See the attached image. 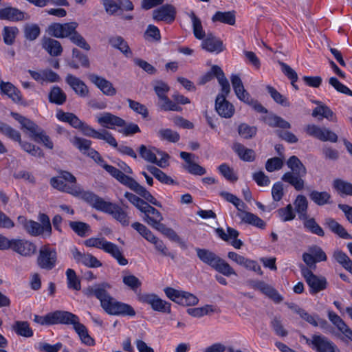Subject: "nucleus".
I'll return each mask as SVG.
<instances>
[{
    "label": "nucleus",
    "mask_w": 352,
    "mask_h": 352,
    "mask_svg": "<svg viewBox=\"0 0 352 352\" xmlns=\"http://www.w3.org/2000/svg\"><path fill=\"white\" fill-rule=\"evenodd\" d=\"M111 286L107 282L88 287L83 292L87 296H94L100 302L102 308L109 315L135 316L134 309L129 304L116 300L107 291Z\"/></svg>",
    "instance_id": "1"
},
{
    "label": "nucleus",
    "mask_w": 352,
    "mask_h": 352,
    "mask_svg": "<svg viewBox=\"0 0 352 352\" xmlns=\"http://www.w3.org/2000/svg\"><path fill=\"white\" fill-rule=\"evenodd\" d=\"M287 165L291 170L283 174L281 177L282 181L289 184L297 191L302 190L305 184L303 177L307 175L306 167L295 155L288 159Z\"/></svg>",
    "instance_id": "2"
},
{
    "label": "nucleus",
    "mask_w": 352,
    "mask_h": 352,
    "mask_svg": "<svg viewBox=\"0 0 352 352\" xmlns=\"http://www.w3.org/2000/svg\"><path fill=\"white\" fill-rule=\"evenodd\" d=\"M197 256L201 261L226 276L236 275L234 270L225 260L214 252L204 248L195 249Z\"/></svg>",
    "instance_id": "3"
},
{
    "label": "nucleus",
    "mask_w": 352,
    "mask_h": 352,
    "mask_svg": "<svg viewBox=\"0 0 352 352\" xmlns=\"http://www.w3.org/2000/svg\"><path fill=\"white\" fill-rule=\"evenodd\" d=\"M10 116L21 124V129L30 133V136L34 141L42 142L50 149L53 148L54 144L50 137L36 123L16 112H11Z\"/></svg>",
    "instance_id": "4"
},
{
    "label": "nucleus",
    "mask_w": 352,
    "mask_h": 352,
    "mask_svg": "<svg viewBox=\"0 0 352 352\" xmlns=\"http://www.w3.org/2000/svg\"><path fill=\"white\" fill-rule=\"evenodd\" d=\"M58 173V176L51 178V186L61 192L78 197L80 194V187L77 185L75 176L66 170H60Z\"/></svg>",
    "instance_id": "5"
},
{
    "label": "nucleus",
    "mask_w": 352,
    "mask_h": 352,
    "mask_svg": "<svg viewBox=\"0 0 352 352\" xmlns=\"http://www.w3.org/2000/svg\"><path fill=\"white\" fill-rule=\"evenodd\" d=\"M301 274L309 287V292L314 295L327 289L328 282L323 276H317L313 273L312 269L305 267L304 265H300Z\"/></svg>",
    "instance_id": "6"
},
{
    "label": "nucleus",
    "mask_w": 352,
    "mask_h": 352,
    "mask_svg": "<svg viewBox=\"0 0 352 352\" xmlns=\"http://www.w3.org/2000/svg\"><path fill=\"white\" fill-rule=\"evenodd\" d=\"M57 262L58 254L55 248L49 245L40 248L36 258V264L40 269L50 271L56 266Z\"/></svg>",
    "instance_id": "7"
},
{
    "label": "nucleus",
    "mask_w": 352,
    "mask_h": 352,
    "mask_svg": "<svg viewBox=\"0 0 352 352\" xmlns=\"http://www.w3.org/2000/svg\"><path fill=\"white\" fill-rule=\"evenodd\" d=\"M141 157L144 160L155 164L160 168H166L168 166L169 155L155 147L148 148L145 145H141L139 148Z\"/></svg>",
    "instance_id": "8"
},
{
    "label": "nucleus",
    "mask_w": 352,
    "mask_h": 352,
    "mask_svg": "<svg viewBox=\"0 0 352 352\" xmlns=\"http://www.w3.org/2000/svg\"><path fill=\"white\" fill-rule=\"evenodd\" d=\"M64 324L72 325L74 329L78 335L82 343L87 346H94L95 344L94 340L89 335L87 327L80 322L78 316L68 311Z\"/></svg>",
    "instance_id": "9"
},
{
    "label": "nucleus",
    "mask_w": 352,
    "mask_h": 352,
    "mask_svg": "<svg viewBox=\"0 0 352 352\" xmlns=\"http://www.w3.org/2000/svg\"><path fill=\"white\" fill-rule=\"evenodd\" d=\"M164 291L169 299L183 306L195 305L199 302L196 296L186 292L179 291L172 287H166Z\"/></svg>",
    "instance_id": "10"
},
{
    "label": "nucleus",
    "mask_w": 352,
    "mask_h": 352,
    "mask_svg": "<svg viewBox=\"0 0 352 352\" xmlns=\"http://www.w3.org/2000/svg\"><path fill=\"white\" fill-rule=\"evenodd\" d=\"M302 258L309 269L315 270L316 263L326 261L327 256L323 250L317 245H312L308 248V252H304Z\"/></svg>",
    "instance_id": "11"
},
{
    "label": "nucleus",
    "mask_w": 352,
    "mask_h": 352,
    "mask_svg": "<svg viewBox=\"0 0 352 352\" xmlns=\"http://www.w3.org/2000/svg\"><path fill=\"white\" fill-rule=\"evenodd\" d=\"M78 24L76 22H69L65 23H54L49 25L47 29L48 34L55 38L70 37L75 32Z\"/></svg>",
    "instance_id": "12"
},
{
    "label": "nucleus",
    "mask_w": 352,
    "mask_h": 352,
    "mask_svg": "<svg viewBox=\"0 0 352 352\" xmlns=\"http://www.w3.org/2000/svg\"><path fill=\"white\" fill-rule=\"evenodd\" d=\"M138 300L141 302L148 304L155 311L170 313V304L162 300L153 294H144L138 296Z\"/></svg>",
    "instance_id": "13"
},
{
    "label": "nucleus",
    "mask_w": 352,
    "mask_h": 352,
    "mask_svg": "<svg viewBox=\"0 0 352 352\" xmlns=\"http://www.w3.org/2000/svg\"><path fill=\"white\" fill-rule=\"evenodd\" d=\"M67 311L57 310L41 316L34 315V322L41 325L64 324Z\"/></svg>",
    "instance_id": "14"
},
{
    "label": "nucleus",
    "mask_w": 352,
    "mask_h": 352,
    "mask_svg": "<svg viewBox=\"0 0 352 352\" xmlns=\"http://www.w3.org/2000/svg\"><path fill=\"white\" fill-rule=\"evenodd\" d=\"M82 133L88 137L104 140L113 147H117V141L112 134L105 129L98 131L86 123H83L80 129Z\"/></svg>",
    "instance_id": "15"
},
{
    "label": "nucleus",
    "mask_w": 352,
    "mask_h": 352,
    "mask_svg": "<svg viewBox=\"0 0 352 352\" xmlns=\"http://www.w3.org/2000/svg\"><path fill=\"white\" fill-rule=\"evenodd\" d=\"M0 94L7 96L14 103L28 105V102L23 98L21 91L10 82H0Z\"/></svg>",
    "instance_id": "16"
},
{
    "label": "nucleus",
    "mask_w": 352,
    "mask_h": 352,
    "mask_svg": "<svg viewBox=\"0 0 352 352\" xmlns=\"http://www.w3.org/2000/svg\"><path fill=\"white\" fill-rule=\"evenodd\" d=\"M311 344L317 352H340L334 342L322 335H313Z\"/></svg>",
    "instance_id": "17"
},
{
    "label": "nucleus",
    "mask_w": 352,
    "mask_h": 352,
    "mask_svg": "<svg viewBox=\"0 0 352 352\" xmlns=\"http://www.w3.org/2000/svg\"><path fill=\"white\" fill-rule=\"evenodd\" d=\"M176 8L171 4L162 5L153 11V19L157 21L173 22L176 17Z\"/></svg>",
    "instance_id": "18"
},
{
    "label": "nucleus",
    "mask_w": 352,
    "mask_h": 352,
    "mask_svg": "<svg viewBox=\"0 0 352 352\" xmlns=\"http://www.w3.org/2000/svg\"><path fill=\"white\" fill-rule=\"evenodd\" d=\"M9 248L23 256H30L36 251V245L25 239H12Z\"/></svg>",
    "instance_id": "19"
},
{
    "label": "nucleus",
    "mask_w": 352,
    "mask_h": 352,
    "mask_svg": "<svg viewBox=\"0 0 352 352\" xmlns=\"http://www.w3.org/2000/svg\"><path fill=\"white\" fill-rule=\"evenodd\" d=\"M87 76L89 80L95 85L104 95L113 96L116 94V89L109 80L93 73L89 74Z\"/></svg>",
    "instance_id": "20"
},
{
    "label": "nucleus",
    "mask_w": 352,
    "mask_h": 352,
    "mask_svg": "<svg viewBox=\"0 0 352 352\" xmlns=\"http://www.w3.org/2000/svg\"><path fill=\"white\" fill-rule=\"evenodd\" d=\"M30 15L14 7H6L0 9V20L13 22L30 20Z\"/></svg>",
    "instance_id": "21"
},
{
    "label": "nucleus",
    "mask_w": 352,
    "mask_h": 352,
    "mask_svg": "<svg viewBox=\"0 0 352 352\" xmlns=\"http://www.w3.org/2000/svg\"><path fill=\"white\" fill-rule=\"evenodd\" d=\"M141 212L144 214L143 220L153 228L157 230L160 225L163 224L161 223L163 220L162 213L148 203Z\"/></svg>",
    "instance_id": "22"
},
{
    "label": "nucleus",
    "mask_w": 352,
    "mask_h": 352,
    "mask_svg": "<svg viewBox=\"0 0 352 352\" xmlns=\"http://www.w3.org/2000/svg\"><path fill=\"white\" fill-rule=\"evenodd\" d=\"M215 110L222 118H230L235 112L234 105L226 100L224 94H218L215 99Z\"/></svg>",
    "instance_id": "23"
},
{
    "label": "nucleus",
    "mask_w": 352,
    "mask_h": 352,
    "mask_svg": "<svg viewBox=\"0 0 352 352\" xmlns=\"http://www.w3.org/2000/svg\"><path fill=\"white\" fill-rule=\"evenodd\" d=\"M74 259L78 263H82L88 267H99L102 266V263L94 256L89 253H82L76 248L71 250Z\"/></svg>",
    "instance_id": "24"
},
{
    "label": "nucleus",
    "mask_w": 352,
    "mask_h": 352,
    "mask_svg": "<svg viewBox=\"0 0 352 352\" xmlns=\"http://www.w3.org/2000/svg\"><path fill=\"white\" fill-rule=\"evenodd\" d=\"M102 212L112 215L123 226H128L130 223V218L126 212L116 204L108 202Z\"/></svg>",
    "instance_id": "25"
},
{
    "label": "nucleus",
    "mask_w": 352,
    "mask_h": 352,
    "mask_svg": "<svg viewBox=\"0 0 352 352\" xmlns=\"http://www.w3.org/2000/svg\"><path fill=\"white\" fill-rule=\"evenodd\" d=\"M65 82L80 97L85 98L88 96L89 94V88L79 78L69 74L65 78Z\"/></svg>",
    "instance_id": "26"
},
{
    "label": "nucleus",
    "mask_w": 352,
    "mask_h": 352,
    "mask_svg": "<svg viewBox=\"0 0 352 352\" xmlns=\"http://www.w3.org/2000/svg\"><path fill=\"white\" fill-rule=\"evenodd\" d=\"M98 122L103 127L113 129L114 126L123 127L126 122L122 118L109 112H104L97 118Z\"/></svg>",
    "instance_id": "27"
},
{
    "label": "nucleus",
    "mask_w": 352,
    "mask_h": 352,
    "mask_svg": "<svg viewBox=\"0 0 352 352\" xmlns=\"http://www.w3.org/2000/svg\"><path fill=\"white\" fill-rule=\"evenodd\" d=\"M252 287L254 289L261 291L263 294L273 300L276 303H279L283 300V297L278 292L270 285L263 281H252Z\"/></svg>",
    "instance_id": "28"
},
{
    "label": "nucleus",
    "mask_w": 352,
    "mask_h": 352,
    "mask_svg": "<svg viewBox=\"0 0 352 352\" xmlns=\"http://www.w3.org/2000/svg\"><path fill=\"white\" fill-rule=\"evenodd\" d=\"M182 159H183L186 164L184 165V168L188 170V172L190 174L195 175H203L206 173V169L199 165L198 164H196L192 160V157H195V155L187 153L185 151L180 152L179 154Z\"/></svg>",
    "instance_id": "29"
},
{
    "label": "nucleus",
    "mask_w": 352,
    "mask_h": 352,
    "mask_svg": "<svg viewBox=\"0 0 352 352\" xmlns=\"http://www.w3.org/2000/svg\"><path fill=\"white\" fill-rule=\"evenodd\" d=\"M230 80L236 97L245 103L252 102V97L245 89L240 77L238 75L233 74Z\"/></svg>",
    "instance_id": "30"
},
{
    "label": "nucleus",
    "mask_w": 352,
    "mask_h": 352,
    "mask_svg": "<svg viewBox=\"0 0 352 352\" xmlns=\"http://www.w3.org/2000/svg\"><path fill=\"white\" fill-rule=\"evenodd\" d=\"M80 197L82 199L91 205L96 210L103 211L108 201H104L102 198L89 191H82L80 188Z\"/></svg>",
    "instance_id": "31"
},
{
    "label": "nucleus",
    "mask_w": 352,
    "mask_h": 352,
    "mask_svg": "<svg viewBox=\"0 0 352 352\" xmlns=\"http://www.w3.org/2000/svg\"><path fill=\"white\" fill-rule=\"evenodd\" d=\"M109 43L115 49L118 50L126 57L130 58L133 52L130 49L128 43L121 36H112L109 38Z\"/></svg>",
    "instance_id": "32"
},
{
    "label": "nucleus",
    "mask_w": 352,
    "mask_h": 352,
    "mask_svg": "<svg viewBox=\"0 0 352 352\" xmlns=\"http://www.w3.org/2000/svg\"><path fill=\"white\" fill-rule=\"evenodd\" d=\"M202 47L210 52L219 53L223 50V42L212 34H208L203 41Z\"/></svg>",
    "instance_id": "33"
},
{
    "label": "nucleus",
    "mask_w": 352,
    "mask_h": 352,
    "mask_svg": "<svg viewBox=\"0 0 352 352\" xmlns=\"http://www.w3.org/2000/svg\"><path fill=\"white\" fill-rule=\"evenodd\" d=\"M237 216L241 219L242 222L260 229H264L266 226V223L263 219L252 212H242L238 213Z\"/></svg>",
    "instance_id": "34"
},
{
    "label": "nucleus",
    "mask_w": 352,
    "mask_h": 352,
    "mask_svg": "<svg viewBox=\"0 0 352 352\" xmlns=\"http://www.w3.org/2000/svg\"><path fill=\"white\" fill-rule=\"evenodd\" d=\"M325 225L334 234L344 239H352V236L349 234L345 228L337 222L334 219L327 218L325 219Z\"/></svg>",
    "instance_id": "35"
},
{
    "label": "nucleus",
    "mask_w": 352,
    "mask_h": 352,
    "mask_svg": "<svg viewBox=\"0 0 352 352\" xmlns=\"http://www.w3.org/2000/svg\"><path fill=\"white\" fill-rule=\"evenodd\" d=\"M235 13L236 12L234 10L227 12L217 11L212 16V21L213 23L220 22L230 25H233L235 24L236 21Z\"/></svg>",
    "instance_id": "36"
},
{
    "label": "nucleus",
    "mask_w": 352,
    "mask_h": 352,
    "mask_svg": "<svg viewBox=\"0 0 352 352\" xmlns=\"http://www.w3.org/2000/svg\"><path fill=\"white\" fill-rule=\"evenodd\" d=\"M104 247V251L110 254L114 258L117 260L118 263L121 265H126L128 264V261L125 258L118 246L111 242L107 241Z\"/></svg>",
    "instance_id": "37"
},
{
    "label": "nucleus",
    "mask_w": 352,
    "mask_h": 352,
    "mask_svg": "<svg viewBox=\"0 0 352 352\" xmlns=\"http://www.w3.org/2000/svg\"><path fill=\"white\" fill-rule=\"evenodd\" d=\"M42 45L43 47L52 56H60L63 52L60 43L54 38H45Z\"/></svg>",
    "instance_id": "38"
},
{
    "label": "nucleus",
    "mask_w": 352,
    "mask_h": 352,
    "mask_svg": "<svg viewBox=\"0 0 352 352\" xmlns=\"http://www.w3.org/2000/svg\"><path fill=\"white\" fill-rule=\"evenodd\" d=\"M315 103L318 104V106L313 110L311 114L313 117L317 118L320 116L322 118H325L331 121H335L336 120L334 113L328 106L318 101L315 102Z\"/></svg>",
    "instance_id": "39"
},
{
    "label": "nucleus",
    "mask_w": 352,
    "mask_h": 352,
    "mask_svg": "<svg viewBox=\"0 0 352 352\" xmlns=\"http://www.w3.org/2000/svg\"><path fill=\"white\" fill-rule=\"evenodd\" d=\"M309 196L313 202L320 206L332 203L331 195L327 191L319 192L314 190L310 192Z\"/></svg>",
    "instance_id": "40"
},
{
    "label": "nucleus",
    "mask_w": 352,
    "mask_h": 352,
    "mask_svg": "<svg viewBox=\"0 0 352 352\" xmlns=\"http://www.w3.org/2000/svg\"><path fill=\"white\" fill-rule=\"evenodd\" d=\"M19 220L22 223L24 229L32 236H38L43 232L41 225L32 220H26L23 217H19Z\"/></svg>",
    "instance_id": "41"
},
{
    "label": "nucleus",
    "mask_w": 352,
    "mask_h": 352,
    "mask_svg": "<svg viewBox=\"0 0 352 352\" xmlns=\"http://www.w3.org/2000/svg\"><path fill=\"white\" fill-rule=\"evenodd\" d=\"M232 148L239 157L244 161L252 162L255 158L254 151L252 149L246 148L241 143H234Z\"/></svg>",
    "instance_id": "42"
},
{
    "label": "nucleus",
    "mask_w": 352,
    "mask_h": 352,
    "mask_svg": "<svg viewBox=\"0 0 352 352\" xmlns=\"http://www.w3.org/2000/svg\"><path fill=\"white\" fill-rule=\"evenodd\" d=\"M213 72L217 74V78L221 87V93L220 94H224L225 98H226L230 92V83L220 67L218 65H213Z\"/></svg>",
    "instance_id": "43"
},
{
    "label": "nucleus",
    "mask_w": 352,
    "mask_h": 352,
    "mask_svg": "<svg viewBox=\"0 0 352 352\" xmlns=\"http://www.w3.org/2000/svg\"><path fill=\"white\" fill-rule=\"evenodd\" d=\"M12 329L20 336L30 338L33 336V331L27 321L17 320L12 325Z\"/></svg>",
    "instance_id": "44"
},
{
    "label": "nucleus",
    "mask_w": 352,
    "mask_h": 352,
    "mask_svg": "<svg viewBox=\"0 0 352 352\" xmlns=\"http://www.w3.org/2000/svg\"><path fill=\"white\" fill-rule=\"evenodd\" d=\"M264 122L271 127L290 129L291 124L283 118L274 114H269L263 118Z\"/></svg>",
    "instance_id": "45"
},
{
    "label": "nucleus",
    "mask_w": 352,
    "mask_h": 352,
    "mask_svg": "<svg viewBox=\"0 0 352 352\" xmlns=\"http://www.w3.org/2000/svg\"><path fill=\"white\" fill-rule=\"evenodd\" d=\"M333 257L342 267L352 274V261L346 253L336 250L333 252Z\"/></svg>",
    "instance_id": "46"
},
{
    "label": "nucleus",
    "mask_w": 352,
    "mask_h": 352,
    "mask_svg": "<svg viewBox=\"0 0 352 352\" xmlns=\"http://www.w3.org/2000/svg\"><path fill=\"white\" fill-rule=\"evenodd\" d=\"M69 226L76 234L81 237L87 236L91 232L90 226L82 221H69Z\"/></svg>",
    "instance_id": "47"
},
{
    "label": "nucleus",
    "mask_w": 352,
    "mask_h": 352,
    "mask_svg": "<svg viewBox=\"0 0 352 352\" xmlns=\"http://www.w3.org/2000/svg\"><path fill=\"white\" fill-rule=\"evenodd\" d=\"M67 96L64 91L58 86L52 88L49 94V101L52 103L61 105L65 102Z\"/></svg>",
    "instance_id": "48"
},
{
    "label": "nucleus",
    "mask_w": 352,
    "mask_h": 352,
    "mask_svg": "<svg viewBox=\"0 0 352 352\" xmlns=\"http://www.w3.org/2000/svg\"><path fill=\"white\" fill-rule=\"evenodd\" d=\"M146 169L161 183L168 185L175 184L174 180L170 177L167 175L158 168L154 166L148 165L146 166Z\"/></svg>",
    "instance_id": "49"
},
{
    "label": "nucleus",
    "mask_w": 352,
    "mask_h": 352,
    "mask_svg": "<svg viewBox=\"0 0 352 352\" xmlns=\"http://www.w3.org/2000/svg\"><path fill=\"white\" fill-rule=\"evenodd\" d=\"M333 188L340 194L352 196V184L341 179L333 182Z\"/></svg>",
    "instance_id": "50"
},
{
    "label": "nucleus",
    "mask_w": 352,
    "mask_h": 352,
    "mask_svg": "<svg viewBox=\"0 0 352 352\" xmlns=\"http://www.w3.org/2000/svg\"><path fill=\"white\" fill-rule=\"evenodd\" d=\"M24 37L30 41L36 40L41 34V29L37 24L26 23L23 27Z\"/></svg>",
    "instance_id": "51"
},
{
    "label": "nucleus",
    "mask_w": 352,
    "mask_h": 352,
    "mask_svg": "<svg viewBox=\"0 0 352 352\" xmlns=\"http://www.w3.org/2000/svg\"><path fill=\"white\" fill-rule=\"evenodd\" d=\"M19 29L16 27L6 26L3 28L2 36L4 43L8 45H12L19 34Z\"/></svg>",
    "instance_id": "52"
},
{
    "label": "nucleus",
    "mask_w": 352,
    "mask_h": 352,
    "mask_svg": "<svg viewBox=\"0 0 352 352\" xmlns=\"http://www.w3.org/2000/svg\"><path fill=\"white\" fill-rule=\"evenodd\" d=\"M239 135L244 139H252L257 133V128L254 126H250L246 123H241L238 126Z\"/></svg>",
    "instance_id": "53"
},
{
    "label": "nucleus",
    "mask_w": 352,
    "mask_h": 352,
    "mask_svg": "<svg viewBox=\"0 0 352 352\" xmlns=\"http://www.w3.org/2000/svg\"><path fill=\"white\" fill-rule=\"evenodd\" d=\"M158 137L162 140H166L170 142L175 143L179 140V134L170 129H162L157 132Z\"/></svg>",
    "instance_id": "54"
},
{
    "label": "nucleus",
    "mask_w": 352,
    "mask_h": 352,
    "mask_svg": "<svg viewBox=\"0 0 352 352\" xmlns=\"http://www.w3.org/2000/svg\"><path fill=\"white\" fill-rule=\"evenodd\" d=\"M135 193L142 197L146 202L148 204H151L157 207H162V204L158 201L144 186L140 184L138 186L135 191Z\"/></svg>",
    "instance_id": "55"
},
{
    "label": "nucleus",
    "mask_w": 352,
    "mask_h": 352,
    "mask_svg": "<svg viewBox=\"0 0 352 352\" xmlns=\"http://www.w3.org/2000/svg\"><path fill=\"white\" fill-rule=\"evenodd\" d=\"M189 16L192 20L193 33L197 39L204 38L205 36V32L203 30L201 20L195 15L194 12H191Z\"/></svg>",
    "instance_id": "56"
},
{
    "label": "nucleus",
    "mask_w": 352,
    "mask_h": 352,
    "mask_svg": "<svg viewBox=\"0 0 352 352\" xmlns=\"http://www.w3.org/2000/svg\"><path fill=\"white\" fill-rule=\"evenodd\" d=\"M66 276L67 280V287L78 291L81 288L80 280L78 278L76 272L72 269H67L66 271Z\"/></svg>",
    "instance_id": "57"
},
{
    "label": "nucleus",
    "mask_w": 352,
    "mask_h": 352,
    "mask_svg": "<svg viewBox=\"0 0 352 352\" xmlns=\"http://www.w3.org/2000/svg\"><path fill=\"white\" fill-rule=\"evenodd\" d=\"M304 227L313 234L320 236H324L323 229L316 223L314 218H309L305 220L304 222Z\"/></svg>",
    "instance_id": "58"
},
{
    "label": "nucleus",
    "mask_w": 352,
    "mask_h": 352,
    "mask_svg": "<svg viewBox=\"0 0 352 352\" xmlns=\"http://www.w3.org/2000/svg\"><path fill=\"white\" fill-rule=\"evenodd\" d=\"M146 40L151 41H160L161 39L160 31L154 25H148L144 34Z\"/></svg>",
    "instance_id": "59"
},
{
    "label": "nucleus",
    "mask_w": 352,
    "mask_h": 352,
    "mask_svg": "<svg viewBox=\"0 0 352 352\" xmlns=\"http://www.w3.org/2000/svg\"><path fill=\"white\" fill-rule=\"evenodd\" d=\"M266 89L268 93L270 94L271 97L276 102L281 104L283 107L289 106V102H288L287 99L282 94H280L275 88L268 85L267 86Z\"/></svg>",
    "instance_id": "60"
},
{
    "label": "nucleus",
    "mask_w": 352,
    "mask_h": 352,
    "mask_svg": "<svg viewBox=\"0 0 352 352\" xmlns=\"http://www.w3.org/2000/svg\"><path fill=\"white\" fill-rule=\"evenodd\" d=\"M152 239H150L148 241L151 242L155 245V249L160 252L164 256H168L171 257L173 259L175 258V256L168 252V248L166 247L163 241L156 237L154 234L151 236Z\"/></svg>",
    "instance_id": "61"
},
{
    "label": "nucleus",
    "mask_w": 352,
    "mask_h": 352,
    "mask_svg": "<svg viewBox=\"0 0 352 352\" xmlns=\"http://www.w3.org/2000/svg\"><path fill=\"white\" fill-rule=\"evenodd\" d=\"M153 89L161 100L167 97L166 94L170 90L169 86L162 80H156L154 82Z\"/></svg>",
    "instance_id": "62"
},
{
    "label": "nucleus",
    "mask_w": 352,
    "mask_h": 352,
    "mask_svg": "<svg viewBox=\"0 0 352 352\" xmlns=\"http://www.w3.org/2000/svg\"><path fill=\"white\" fill-rule=\"evenodd\" d=\"M19 143L21 145V148L25 151L30 153L32 156L43 157L44 154H43L42 150L39 147L36 146L35 145L32 144L30 142H22L21 140V142H19Z\"/></svg>",
    "instance_id": "63"
},
{
    "label": "nucleus",
    "mask_w": 352,
    "mask_h": 352,
    "mask_svg": "<svg viewBox=\"0 0 352 352\" xmlns=\"http://www.w3.org/2000/svg\"><path fill=\"white\" fill-rule=\"evenodd\" d=\"M124 197L126 198L128 201L135 208H137L140 212L144 208L146 204H147V202H146L144 199L129 192H126L124 193Z\"/></svg>",
    "instance_id": "64"
}]
</instances>
